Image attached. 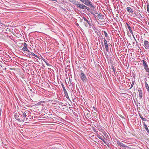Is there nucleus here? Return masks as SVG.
Masks as SVG:
<instances>
[{
  "mask_svg": "<svg viewBox=\"0 0 149 149\" xmlns=\"http://www.w3.org/2000/svg\"><path fill=\"white\" fill-rule=\"evenodd\" d=\"M126 24L127 26L128 29L129 30V31H130V33L131 34H133V31L132 30L131 28V27L129 25V24L127 23H126Z\"/></svg>",
  "mask_w": 149,
  "mask_h": 149,
  "instance_id": "13",
  "label": "nucleus"
},
{
  "mask_svg": "<svg viewBox=\"0 0 149 149\" xmlns=\"http://www.w3.org/2000/svg\"><path fill=\"white\" fill-rule=\"evenodd\" d=\"M87 116L88 117H90V116L91 115L89 113H87Z\"/></svg>",
  "mask_w": 149,
  "mask_h": 149,
  "instance_id": "30",
  "label": "nucleus"
},
{
  "mask_svg": "<svg viewBox=\"0 0 149 149\" xmlns=\"http://www.w3.org/2000/svg\"><path fill=\"white\" fill-rule=\"evenodd\" d=\"M83 18L84 20L86 21L87 23H86L85 22H84V24L86 27H88V25H89V26H91V21L90 20H88L89 18L88 17H83Z\"/></svg>",
  "mask_w": 149,
  "mask_h": 149,
  "instance_id": "5",
  "label": "nucleus"
},
{
  "mask_svg": "<svg viewBox=\"0 0 149 149\" xmlns=\"http://www.w3.org/2000/svg\"><path fill=\"white\" fill-rule=\"evenodd\" d=\"M105 47H108L107 41L105 38H104Z\"/></svg>",
  "mask_w": 149,
  "mask_h": 149,
  "instance_id": "20",
  "label": "nucleus"
},
{
  "mask_svg": "<svg viewBox=\"0 0 149 149\" xmlns=\"http://www.w3.org/2000/svg\"><path fill=\"white\" fill-rule=\"evenodd\" d=\"M1 51H2V49H1V47H0V52H1Z\"/></svg>",
  "mask_w": 149,
  "mask_h": 149,
  "instance_id": "37",
  "label": "nucleus"
},
{
  "mask_svg": "<svg viewBox=\"0 0 149 149\" xmlns=\"http://www.w3.org/2000/svg\"><path fill=\"white\" fill-rule=\"evenodd\" d=\"M123 49L124 50V51H123L124 52H126L127 51V49H124V48Z\"/></svg>",
  "mask_w": 149,
  "mask_h": 149,
  "instance_id": "33",
  "label": "nucleus"
},
{
  "mask_svg": "<svg viewBox=\"0 0 149 149\" xmlns=\"http://www.w3.org/2000/svg\"><path fill=\"white\" fill-rule=\"evenodd\" d=\"M106 48V52L109 53L111 51V48L110 47H105Z\"/></svg>",
  "mask_w": 149,
  "mask_h": 149,
  "instance_id": "21",
  "label": "nucleus"
},
{
  "mask_svg": "<svg viewBox=\"0 0 149 149\" xmlns=\"http://www.w3.org/2000/svg\"><path fill=\"white\" fill-rule=\"evenodd\" d=\"M33 50L34 51V52H35V49H33Z\"/></svg>",
  "mask_w": 149,
  "mask_h": 149,
  "instance_id": "41",
  "label": "nucleus"
},
{
  "mask_svg": "<svg viewBox=\"0 0 149 149\" xmlns=\"http://www.w3.org/2000/svg\"><path fill=\"white\" fill-rule=\"evenodd\" d=\"M143 123L144 126V128L146 130L147 132L149 134V130L147 127V125L145 124V123L144 122H143Z\"/></svg>",
  "mask_w": 149,
  "mask_h": 149,
  "instance_id": "15",
  "label": "nucleus"
},
{
  "mask_svg": "<svg viewBox=\"0 0 149 149\" xmlns=\"http://www.w3.org/2000/svg\"><path fill=\"white\" fill-rule=\"evenodd\" d=\"M146 78L145 79V80L146 79ZM146 80L145 81V85L146 88V89L147 91L149 93V86L148 84H147L146 81Z\"/></svg>",
  "mask_w": 149,
  "mask_h": 149,
  "instance_id": "9",
  "label": "nucleus"
},
{
  "mask_svg": "<svg viewBox=\"0 0 149 149\" xmlns=\"http://www.w3.org/2000/svg\"><path fill=\"white\" fill-rule=\"evenodd\" d=\"M30 53H31V54L33 56H35L38 58H39L38 56L37 55H36L33 52L31 51Z\"/></svg>",
  "mask_w": 149,
  "mask_h": 149,
  "instance_id": "24",
  "label": "nucleus"
},
{
  "mask_svg": "<svg viewBox=\"0 0 149 149\" xmlns=\"http://www.w3.org/2000/svg\"><path fill=\"white\" fill-rule=\"evenodd\" d=\"M116 143L117 145L121 147L126 148L127 147V146L123 144L121 142L119 141L118 140H116Z\"/></svg>",
  "mask_w": 149,
  "mask_h": 149,
  "instance_id": "7",
  "label": "nucleus"
},
{
  "mask_svg": "<svg viewBox=\"0 0 149 149\" xmlns=\"http://www.w3.org/2000/svg\"><path fill=\"white\" fill-rule=\"evenodd\" d=\"M127 10L128 12L129 13H132L133 12V10L130 7H127Z\"/></svg>",
  "mask_w": 149,
  "mask_h": 149,
  "instance_id": "14",
  "label": "nucleus"
},
{
  "mask_svg": "<svg viewBox=\"0 0 149 149\" xmlns=\"http://www.w3.org/2000/svg\"><path fill=\"white\" fill-rule=\"evenodd\" d=\"M61 85L62 86V87L63 89V92L65 95H67V92L65 89V87H64V86L63 84V83L62 82L61 84Z\"/></svg>",
  "mask_w": 149,
  "mask_h": 149,
  "instance_id": "12",
  "label": "nucleus"
},
{
  "mask_svg": "<svg viewBox=\"0 0 149 149\" xmlns=\"http://www.w3.org/2000/svg\"><path fill=\"white\" fill-rule=\"evenodd\" d=\"M44 102V101H41V102H39V103H41L42 102Z\"/></svg>",
  "mask_w": 149,
  "mask_h": 149,
  "instance_id": "39",
  "label": "nucleus"
},
{
  "mask_svg": "<svg viewBox=\"0 0 149 149\" xmlns=\"http://www.w3.org/2000/svg\"><path fill=\"white\" fill-rule=\"evenodd\" d=\"M50 49V47H45V52L46 53H49V50Z\"/></svg>",
  "mask_w": 149,
  "mask_h": 149,
  "instance_id": "19",
  "label": "nucleus"
},
{
  "mask_svg": "<svg viewBox=\"0 0 149 149\" xmlns=\"http://www.w3.org/2000/svg\"><path fill=\"white\" fill-rule=\"evenodd\" d=\"M80 47V48H81V47Z\"/></svg>",
  "mask_w": 149,
  "mask_h": 149,
  "instance_id": "50",
  "label": "nucleus"
},
{
  "mask_svg": "<svg viewBox=\"0 0 149 149\" xmlns=\"http://www.w3.org/2000/svg\"><path fill=\"white\" fill-rule=\"evenodd\" d=\"M98 130L100 132H102L103 134L104 135H106L107 134L106 132L104 131V130L101 127H99L98 129Z\"/></svg>",
  "mask_w": 149,
  "mask_h": 149,
  "instance_id": "11",
  "label": "nucleus"
},
{
  "mask_svg": "<svg viewBox=\"0 0 149 149\" xmlns=\"http://www.w3.org/2000/svg\"><path fill=\"white\" fill-rule=\"evenodd\" d=\"M97 137L99 138L101 140H102V141H104V143H105L106 144L105 141H104V139H103L102 137V136H100L99 135H98L97 136Z\"/></svg>",
  "mask_w": 149,
  "mask_h": 149,
  "instance_id": "22",
  "label": "nucleus"
},
{
  "mask_svg": "<svg viewBox=\"0 0 149 149\" xmlns=\"http://www.w3.org/2000/svg\"><path fill=\"white\" fill-rule=\"evenodd\" d=\"M127 47V48L128 49H129V47Z\"/></svg>",
  "mask_w": 149,
  "mask_h": 149,
  "instance_id": "47",
  "label": "nucleus"
},
{
  "mask_svg": "<svg viewBox=\"0 0 149 149\" xmlns=\"http://www.w3.org/2000/svg\"><path fill=\"white\" fill-rule=\"evenodd\" d=\"M93 131H94V132L96 133H97V134L98 133V132L97 131V130H96L95 129V128L93 127Z\"/></svg>",
  "mask_w": 149,
  "mask_h": 149,
  "instance_id": "27",
  "label": "nucleus"
},
{
  "mask_svg": "<svg viewBox=\"0 0 149 149\" xmlns=\"http://www.w3.org/2000/svg\"><path fill=\"white\" fill-rule=\"evenodd\" d=\"M80 1L83 2L84 3L83 4H84L88 6H90L92 8H94L92 3L89 0H81Z\"/></svg>",
  "mask_w": 149,
  "mask_h": 149,
  "instance_id": "4",
  "label": "nucleus"
},
{
  "mask_svg": "<svg viewBox=\"0 0 149 149\" xmlns=\"http://www.w3.org/2000/svg\"><path fill=\"white\" fill-rule=\"evenodd\" d=\"M46 63V64L47 65H48V64L47 63Z\"/></svg>",
  "mask_w": 149,
  "mask_h": 149,
  "instance_id": "43",
  "label": "nucleus"
},
{
  "mask_svg": "<svg viewBox=\"0 0 149 149\" xmlns=\"http://www.w3.org/2000/svg\"><path fill=\"white\" fill-rule=\"evenodd\" d=\"M22 44V45L24 46V47H27V45L25 42H24Z\"/></svg>",
  "mask_w": 149,
  "mask_h": 149,
  "instance_id": "29",
  "label": "nucleus"
},
{
  "mask_svg": "<svg viewBox=\"0 0 149 149\" xmlns=\"http://www.w3.org/2000/svg\"><path fill=\"white\" fill-rule=\"evenodd\" d=\"M70 2H72L74 5H76L77 8H79L80 9H86L87 10H88L89 8L88 7L85 5L83 3H81L75 0H69Z\"/></svg>",
  "mask_w": 149,
  "mask_h": 149,
  "instance_id": "2",
  "label": "nucleus"
},
{
  "mask_svg": "<svg viewBox=\"0 0 149 149\" xmlns=\"http://www.w3.org/2000/svg\"><path fill=\"white\" fill-rule=\"evenodd\" d=\"M142 61L145 69L147 72L149 73V69L147 64H146L147 63L146 61H145L143 60H142Z\"/></svg>",
  "mask_w": 149,
  "mask_h": 149,
  "instance_id": "6",
  "label": "nucleus"
},
{
  "mask_svg": "<svg viewBox=\"0 0 149 149\" xmlns=\"http://www.w3.org/2000/svg\"><path fill=\"white\" fill-rule=\"evenodd\" d=\"M65 95V96H66V97L67 98L68 97H68V93H67V95Z\"/></svg>",
  "mask_w": 149,
  "mask_h": 149,
  "instance_id": "34",
  "label": "nucleus"
},
{
  "mask_svg": "<svg viewBox=\"0 0 149 149\" xmlns=\"http://www.w3.org/2000/svg\"><path fill=\"white\" fill-rule=\"evenodd\" d=\"M26 119H28V118H26Z\"/></svg>",
  "mask_w": 149,
  "mask_h": 149,
  "instance_id": "48",
  "label": "nucleus"
},
{
  "mask_svg": "<svg viewBox=\"0 0 149 149\" xmlns=\"http://www.w3.org/2000/svg\"><path fill=\"white\" fill-rule=\"evenodd\" d=\"M28 54L29 55L30 54H31V53H30V52H28Z\"/></svg>",
  "mask_w": 149,
  "mask_h": 149,
  "instance_id": "36",
  "label": "nucleus"
},
{
  "mask_svg": "<svg viewBox=\"0 0 149 149\" xmlns=\"http://www.w3.org/2000/svg\"><path fill=\"white\" fill-rule=\"evenodd\" d=\"M130 49V51L131 52H133V49Z\"/></svg>",
  "mask_w": 149,
  "mask_h": 149,
  "instance_id": "32",
  "label": "nucleus"
},
{
  "mask_svg": "<svg viewBox=\"0 0 149 149\" xmlns=\"http://www.w3.org/2000/svg\"><path fill=\"white\" fill-rule=\"evenodd\" d=\"M144 44L146 47H149V42L148 41L145 40L144 41Z\"/></svg>",
  "mask_w": 149,
  "mask_h": 149,
  "instance_id": "17",
  "label": "nucleus"
},
{
  "mask_svg": "<svg viewBox=\"0 0 149 149\" xmlns=\"http://www.w3.org/2000/svg\"><path fill=\"white\" fill-rule=\"evenodd\" d=\"M52 1H56V0H52Z\"/></svg>",
  "mask_w": 149,
  "mask_h": 149,
  "instance_id": "44",
  "label": "nucleus"
},
{
  "mask_svg": "<svg viewBox=\"0 0 149 149\" xmlns=\"http://www.w3.org/2000/svg\"><path fill=\"white\" fill-rule=\"evenodd\" d=\"M149 9V4H148L147 5V9Z\"/></svg>",
  "mask_w": 149,
  "mask_h": 149,
  "instance_id": "31",
  "label": "nucleus"
},
{
  "mask_svg": "<svg viewBox=\"0 0 149 149\" xmlns=\"http://www.w3.org/2000/svg\"><path fill=\"white\" fill-rule=\"evenodd\" d=\"M135 83V81H132V84H131V87H130V88H132V87L133 86L134 84V83Z\"/></svg>",
  "mask_w": 149,
  "mask_h": 149,
  "instance_id": "26",
  "label": "nucleus"
},
{
  "mask_svg": "<svg viewBox=\"0 0 149 149\" xmlns=\"http://www.w3.org/2000/svg\"><path fill=\"white\" fill-rule=\"evenodd\" d=\"M80 1H81V0H79Z\"/></svg>",
  "mask_w": 149,
  "mask_h": 149,
  "instance_id": "52",
  "label": "nucleus"
},
{
  "mask_svg": "<svg viewBox=\"0 0 149 149\" xmlns=\"http://www.w3.org/2000/svg\"><path fill=\"white\" fill-rule=\"evenodd\" d=\"M22 45H21V47H22Z\"/></svg>",
  "mask_w": 149,
  "mask_h": 149,
  "instance_id": "49",
  "label": "nucleus"
},
{
  "mask_svg": "<svg viewBox=\"0 0 149 149\" xmlns=\"http://www.w3.org/2000/svg\"><path fill=\"white\" fill-rule=\"evenodd\" d=\"M145 47V48H146V49H148V47Z\"/></svg>",
  "mask_w": 149,
  "mask_h": 149,
  "instance_id": "38",
  "label": "nucleus"
},
{
  "mask_svg": "<svg viewBox=\"0 0 149 149\" xmlns=\"http://www.w3.org/2000/svg\"><path fill=\"white\" fill-rule=\"evenodd\" d=\"M139 114L140 117L142 119V120H143L144 121H146L147 120L146 118H143L142 116V115H141L140 114Z\"/></svg>",
  "mask_w": 149,
  "mask_h": 149,
  "instance_id": "23",
  "label": "nucleus"
},
{
  "mask_svg": "<svg viewBox=\"0 0 149 149\" xmlns=\"http://www.w3.org/2000/svg\"><path fill=\"white\" fill-rule=\"evenodd\" d=\"M93 108L95 110L96 109L94 107H93Z\"/></svg>",
  "mask_w": 149,
  "mask_h": 149,
  "instance_id": "42",
  "label": "nucleus"
},
{
  "mask_svg": "<svg viewBox=\"0 0 149 149\" xmlns=\"http://www.w3.org/2000/svg\"><path fill=\"white\" fill-rule=\"evenodd\" d=\"M147 10L148 12V13H149V9H147Z\"/></svg>",
  "mask_w": 149,
  "mask_h": 149,
  "instance_id": "35",
  "label": "nucleus"
},
{
  "mask_svg": "<svg viewBox=\"0 0 149 149\" xmlns=\"http://www.w3.org/2000/svg\"><path fill=\"white\" fill-rule=\"evenodd\" d=\"M64 49H65V47H64Z\"/></svg>",
  "mask_w": 149,
  "mask_h": 149,
  "instance_id": "46",
  "label": "nucleus"
},
{
  "mask_svg": "<svg viewBox=\"0 0 149 149\" xmlns=\"http://www.w3.org/2000/svg\"><path fill=\"white\" fill-rule=\"evenodd\" d=\"M93 114L95 117H96L97 116V114L95 112H93Z\"/></svg>",
  "mask_w": 149,
  "mask_h": 149,
  "instance_id": "28",
  "label": "nucleus"
},
{
  "mask_svg": "<svg viewBox=\"0 0 149 149\" xmlns=\"http://www.w3.org/2000/svg\"><path fill=\"white\" fill-rule=\"evenodd\" d=\"M141 47V49L143 48V47Z\"/></svg>",
  "mask_w": 149,
  "mask_h": 149,
  "instance_id": "45",
  "label": "nucleus"
},
{
  "mask_svg": "<svg viewBox=\"0 0 149 149\" xmlns=\"http://www.w3.org/2000/svg\"><path fill=\"white\" fill-rule=\"evenodd\" d=\"M111 69L113 70V71L114 72V74H115V70L114 66L113 65H111Z\"/></svg>",
  "mask_w": 149,
  "mask_h": 149,
  "instance_id": "25",
  "label": "nucleus"
},
{
  "mask_svg": "<svg viewBox=\"0 0 149 149\" xmlns=\"http://www.w3.org/2000/svg\"><path fill=\"white\" fill-rule=\"evenodd\" d=\"M97 17L98 18V19L101 20L102 19L103 17L101 14H99L97 15Z\"/></svg>",
  "mask_w": 149,
  "mask_h": 149,
  "instance_id": "18",
  "label": "nucleus"
},
{
  "mask_svg": "<svg viewBox=\"0 0 149 149\" xmlns=\"http://www.w3.org/2000/svg\"><path fill=\"white\" fill-rule=\"evenodd\" d=\"M29 111L26 110H23L15 113L14 116L15 118L19 122L24 121L26 117H27V114H29Z\"/></svg>",
  "mask_w": 149,
  "mask_h": 149,
  "instance_id": "1",
  "label": "nucleus"
},
{
  "mask_svg": "<svg viewBox=\"0 0 149 149\" xmlns=\"http://www.w3.org/2000/svg\"><path fill=\"white\" fill-rule=\"evenodd\" d=\"M138 91L139 94V96L140 98H142L143 93L142 91L141 90V88H139L138 89Z\"/></svg>",
  "mask_w": 149,
  "mask_h": 149,
  "instance_id": "8",
  "label": "nucleus"
},
{
  "mask_svg": "<svg viewBox=\"0 0 149 149\" xmlns=\"http://www.w3.org/2000/svg\"><path fill=\"white\" fill-rule=\"evenodd\" d=\"M80 78L84 83H86L87 81V79L85 74L82 70L81 71V73L79 74Z\"/></svg>",
  "mask_w": 149,
  "mask_h": 149,
  "instance_id": "3",
  "label": "nucleus"
},
{
  "mask_svg": "<svg viewBox=\"0 0 149 149\" xmlns=\"http://www.w3.org/2000/svg\"><path fill=\"white\" fill-rule=\"evenodd\" d=\"M148 75H149V74H148Z\"/></svg>",
  "mask_w": 149,
  "mask_h": 149,
  "instance_id": "51",
  "label": "nucleus"
},
{
  "mask_svg": "<svg viewBox=\"0 0 149 149\" xmlns=\"http://www.w3.org/2000/svg\"><path fill=\"white\" fill-rule=\"evenodd\" d=\"M102 34H104L107 40H108V39L109 38L107 33L105 31H103L102 32Z\"/></svg>",
  "mask_w": 149,
  "mask_h": 149,
  "instance_id": "10",
  "label": "nucleus"
},
{
  "mask_svg": "<svg viewBox=\"0 0 149 149\" xmlns=\"http://www.w3.org/2000/svg\"><path fill=\"white\" fill-rule=\"evenodd\" d=\"M22 50L24 52L25 51H27L28 52H31V51L28 49L27 47H23Z\"/></svg>",
  "mask_w": 149,
  "mask_h": 149,
  "instance_id": "16",
  "label": "nucleus"
},
{
  "mask_svg": "<svg viewBox=\"0 0 149 149\" xmlns=\"http://www.w3.org/2000/svg\"><path fill=\"white\" fill-rule=\"evenodd\" d=\"M29 50L30 51H31V52H33L32 51V49H30V50Z\"/></svg>",
  "mask_w": 149,
  "mask_h": 149,
  "instance_id": "40",
  "label": "nucleus"
}]
</instances>
